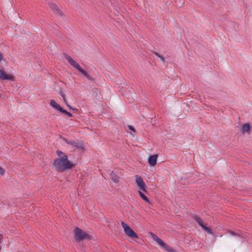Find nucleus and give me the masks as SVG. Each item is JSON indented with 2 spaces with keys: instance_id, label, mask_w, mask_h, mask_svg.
<instances>
[{
  "instance_id": "nucleus-17",
  "label": "nucleus",
  "mask_w": 252,
  "mask_h": 252,
  "mask_svg": "<svg viewBox=\"0 0 252 252\" xmlns=\"http://www.w3.org/2000/svg\"><path fill=\"white\" fill-rule=\"evenodd\" d=\"M155 54L158 57V58H159L161 60V61L162 62H164L165 61H164V59L163 58V57L162 56H161L160 55H159L158 53H157V52H155Z\"/></svg>"
},
{
  "instance_id": "nucleus-24",
  "label": "nucleus",
  "mask_w": 252,
  "mask_h": 252,
  "mask_svg": "<svg viewBox=\"0 0 252 252\" xmlns=\"http://www.w3.org/2000/svg\"><path fill=\"white\" fill-rule=\"evenodd\" d=\"M67 106L69 108V109L70 110H73V109L67 103H66Z\"/></svg>"
},
{
  "instance_id": "nucleus-25",
  "label": "nucleus",
  "mask_w": 252,
  "mask_h": 252,
  "mask_svg": "<svg viewBox=\"0 0 252 252\" xmlns=\"http://www.w3.org/2000/svg\"><path fill=\"white\" fill-rule=\"evenodd\" d=\"M2 59V56L1 54V53L0 52V61H1Z\"/></svg>"
},
{
  "instance_id": "nucleus-14",
  "label": "nucleus",
  "mask_w": 252,
  "mask_h": 252,
  "mask_svg": "<svg viewBox=\"0 0 252 252\" xmlns=\"http://www.w3.org/2000/svg\"><path fill=\"white\" fill-rule=\"evenodd\" d=\"M163 247L168 252H175L174 250L171 247L167 245L166 244H165V246H163Z\"/></svg>"
},
{
  "instance_id": "nucleus-11",
  "label": "nucleus",
  "mask_w": 252,
  "mask_h": 252,
  "mask_svg": "<svg viewBox=\"0 0 252 252\" xmlns=\"http://www.w3.org/2000/svg\"><path fill=\"white\" fill-rule=\"evenodd\" d=\"M50 8L54 11V12L56 14H59L60 15H62V13L59 9V8L57 7V6L54 3H51L50 5Z\"/></svg>"
},
{
  "instance_id": "nucleus-13",
  "label": "nucleus",
  "mask_w": 252,
  "mask_h": 252,
  "mask_svg": "<svg viewBox=\"0 0 252 252\" xmlns=\"http://www.w3.org/2000/svg\"><path fill=\"white\" fill-rule=\"evenodd\" d=\"M139 192V195L140 196V197L143 199L146 202H149V200L148 198V197L145 195H144L141 191H138Z\"/></svg>"
},
{
  "instance_id": "nucleus-19",
  "label": "nucleus",
  "mask_w": 252,
  "mask_h": 252,
  "mask_svg": "<svg viewBox=\"0 0 252 252\" xmlns=\"http://www.w3.org/2000/svg\"><path fill=\"white\" fill-rule=\"evenodd\" d=\"M61 95H62V97L63 98V101L65 103H66V98H65V95L64 94H63V93H61Z\"/></svg>"
},
{
  "instance_id": "nucleus-9",
  "label": "nucleus",
  "mask_w": 252,
  "mask_h": 252,
  "mask_svg": "<svg viewBox=\"0 0 252 252\" xmlns=\"http://www.w3.org/2000/svg\"><path fill=\"white\" fill-rule=\"evenodd\" d=\"M158 157V155H154L150 156L148 158L149 164L151 166H155L157 163Z\"/></svg>"
},
{
  "instance_id": "nucleus-5",
  "label": "nucleus",
  "mask_w": 252,
  "mask_h": 252,
  "mask_svg": "<svg viewBox=\"0 0 252 252\" xmlns=\"http://www.w3.org/2000/svg\"><path fill=\"white\" fill-rule=\"evenodd\" d=\"M193 218L196 221V222L202 227V228L207 233L212 234L213 233L212 229L210 227H207L201 218L198 217L196 215L193 216Z\"/></svg>"
},
{
  "instance_id": "nucleus-10",
  "label": "nucleus",
  "mask_w": 252,
  "mask_h": 252,
  "mask_svg": "<svg viewBox=\"0 0 252 252\" xmlns=\"http://www.w3.org/2000/svg\"><path fill=\"white\" fill-rule=\"evenodd\" d=\"M50 105L53 107L54 109L59 110V111L61 112L63 110V108L60 106L59 104H58L55 100L51 99L50 102Z\"/></svg>"
},
{
  "instance_id": "nucleus-4",
  "label": "nucleus",
  "mask_w": 252,
  "mask_h": 252,
  "mask_svg": "<svg viewBox=\"0 0 252 252\" xmlns=\"http://www.w3.org/2000/svg\"><path fill=\"white\" fill-rule=\"evenodd\" d=\"M121 224L125 233L127 236L132 238H138V235L127 224L123 221L122 222Z\"/></svg>"
},
{
  "instance_id": "nucleus-6",
  "label": "nucleus",
  "mask_w": 252,
  "mask_h": 252,
  "mask_svg": "<svg viewBox=\"0 0 252 252\" xmlns=\"http://www.w3.org/2000/svg\"><path fill=\"white\" fill-rule=\"evenodd\" d=\"M0 79L2 80L14 81L15 77L12 74H7L4 69H0Z\"/></svg>"
},
{
  "instance_id": "nucleus-22",
  "label": "nucleus",
  "mask_w": 252,
  "mask_h": 252,
  "mask_svg": "<svg viewBox=\"0 0 252 252\" xmlns=\"http://www.w3.org/2000/svg\"><path fill=\"white\" fill-rule=\"evenodd\" d=\"M128 128H129L130 130H132V131H135V129H134V128L132 126H128Z\"/></svg>"
},
{
  "instance_id": "nucleus-20",
  "label": "nucleus",
  "mask_w": 252,
  "mask_h": 252,
  "mask_svg": "<svg viewBox=\"0 0 252 252\" xmlns=\"http://www.w3.org/2000/svg\"><path fill=\"white\" fill-rule=\"evenodd\" d=\"M152 237H153V239H154L155 241H156V242H157V241H158V239H159V238H158L157 235H155V234H152Z\"/></svg>"
},
{
  "instance_id": "nucleus-16",
  "label": "nucleus",
  "mask_w": 252,
  "mask_h": 252,
  "mask_svg": "<svg viewBox=\"0 0 252 252\" xmlns=\"http://www.w3.org/2000/svg\"><path fill=\"white\" fill-rule=\"evenodd\" d=\"M160 246L163 247L165 246V244L159 238L158 241L157 242Z\"/></svg>"
},
{
  "instance_id": "nucleus-2",
  "label": "nucleus",
  "mask_w": 252,
  "mask_h": 252,
  "mask_svg": "<svg viewBox=\"0 0 252 252\" xmlns=\"http://www.w3.org/2000/svg\"><path fill=\"white\" fill-rule=\"evenodd\" d=\"M65 58L68 62V63L74 67L78 70L81 73H82L85 77H86L89 80L94 81V78L89 74L87 71L83 69L80 65L77 63L70 56L68 55L65 54Z\"/></svg>"
},
{
  "instance_id": "nucleus-18",
  "label": "nucleus",
  "mask_w": 252,
  "mask_h": 252,
  "mask_svg": "<svg viewBox=\"0 0 252 252\" xmlns=\"http://www.w3.org/2000/svg\"><path fill=\"white\" fill-rule=\"evenodd\" d=\"M113 173L112 172V180L114 182H116V183H118V181H119V180H118V178L117 177H113Z\"/></svg>"
},
{
  "instance_id": "nucleus-1",
  "label": "nucleus",
  "mask_w": 252,
  "mask_h": 252,
  "mask_svg": "<svg viewBox=\"0 0 252 252\" xmlns=\"http://www.w3.org/2000/svg\"><path fill=\"white\" fill-rule=\"evenodd\" d=\"M57 154L59 158L54 160L53 165L57 171L62 172L74 166V164L68 160L67 156L63 152L58 151Z\"/></svg>"
},
{
  "instance_id": "nucleus-3",
  "label": "nucleus",
  "mask_w": 252,
  "mask_h": 252,
  "mask_svg": "<svg viewBox=\"0 0 252 252\" xmlns=\"http://www.w3.org/2000/svg\"><path fill=\"white\" fill-rule=\"evenodd\" d=\"M75 239L78 241H82L84 239H90L91 236L83 230L76 227L74 230Z\"/></svg>"
},
{
  "instance_id": "nucleus-26",
  "label": "nucleus",
  "mask_w": 252,
  "mask_h": 252,
  "mask_svg": "<svg viewBox=\"0 0 252 252\" xmlns=\"http://www.w3.org/2000/svg\"><path fill=\"white\" fill-rule=\"evenodd\" d=\"M132 97H133V98H136V94H135V93H133V94Z\"/></svg>"
},
{
  "instance_id": "nucleus-15",
  "label": "nucleus",
  "mask_w": 252,
  "mask_h": 252,
  "mask_svg": "<svg viewBox=\"0 0 252 252\" xmlns=\"http://www.w3.org/2000/svg\"><path fill=\"white\" fill-rule=\"evenodd\" d=\"M61 112L65 114V115L68 116V117H72V115L70 113L67 112V111H66L65 110H64L63 109V110H62Z\"/></svg>"
},
{
  "instance_id": "nucleus-23",
  "label": "nucleus",
  "mask_w": 252,
  "mask_h": 252,
  "mask_svg": "<svg viewBox=\"0 0 252 252\" xmlns=\"http://www.w3.org/2000/svg\"><path fill=\"white\" fill-rule=\"evenodd\" d=\"M228 233H230L231 235H232V236H235V234L234 232L233 231H228Z\"/></svg>"
},
{
  "instance_id": "nucleus-7",
  "label": "nucleus",
  "mask_w": 252,
  "mask_h": 252,
  "mask_svg": "<svg viewBox=\"0 0 252 252\" xmlns=\"http://www.w3.org/2000/svg\"><path fill=\"white\" fill-rule=\"evenodd\" d=\"M63 140L66 143L72 145L74 148L80 150H84L83 144L81 142H76L74 141H69L65 138H63Z\"/></svg>"
},
{
  "instance_id": "nucleus-21",
  "label": "nucleus",
  "mask_w": 252,
  "mask_h": 252,
  "mask_svg": "<svg viewBox=\"0 0 252 252\" xmlns=\"http://www.w3.org/2000/svg\"><path fill=\"white\" fill-rule=\"evenodd\" d=\"M5 173V170L2 167L0 166V174L3 175Z\"/></svg>"
},
{
  "instance_id": "nucleus-8",
  "label": "nucleus",
  "mask_w": 252,
  "mask_h": 252,
  "mask_svg": "<svg viewBox=\"0 0 252 252\" xmlns=\"http://www.w3.org/2000/svg\"><path fill=\"white\" fill-rule=\"evenodd\" d=\"M135 177L136 184L139 188L142 190L146 191L145 184L142 178L138 175H136Z\"/></svg>"
},
{
  "instance_id": "nucleus-12",
  "label": "nucleus",
  "mask_w": 252,
  "mask_h": 252,
  "mask_svg": "<svg viewBox=\"0 0 252 252\" xmlns=\"http://www.w3.org/2000/svg\"><path fill=\"white\" fill-rule=\"evenodd\" d=\"M250 130V126L248 124H245L242 126L241 131L243 133L245 132H249Z\"/></svg>"
}]
</instances>
